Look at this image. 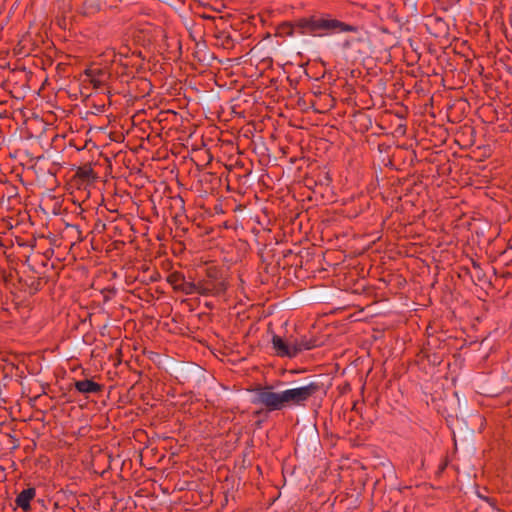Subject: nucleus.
Listing matches in <instances>:
<instances>
[{"mask_svg":"<svg viewBox=\"0 0 512 512\" xmlns=\"http://www.w3.org/2000/svg\"><path fill=\"white\" fill-rule=\"evenodd\" d=\"M184 280H186V278L181 272H174L168 277V282L173 286L174 290H177Z\"/></svg>","mask_w":512,"mask_h":512,"instance_id":"obj_11","label":"nucleus"},{"mask_svg":"<svg viewBox=\"0 0 512 512\" xmlns=\"http://www.w3.org/2000/svg\"><path fill=\"white\" fill-rule=\"evenodd\" d=\"M176 291H179L185 295L199 294L198 282H192L184 280L183 283L178 287Z\"/></svg>","mask_w":512,"mask_h":512,"instance_id":"obj_9","label":"nucleus"},{"mask_svg":"<svg viewBox=\"0 0 512 512\" xmlns=\"http://www.w3.org/2000/svg\"><path fill=\"white\" fill-rule=\"evenodd\" d=\"M199 294L202 296H221L227 290V283L223 279L212 278L210 274L206 279L198 281Z\"/></svg>","mask_w":512,"mask_h":512,"instance_id":"obj_3","label":"nucleus"},{"mask_svg":"<svg viewBox=\"0 0 512 512\" xmlns=\"http://www.w3.org/2000/svg\"><path fill=\"white\" fill-rule=\"evenodd\" d=\"M294 347L296 349L295 355L297 356L303 351L311 350L316 347L315 340L306 336L300 338H293Z\"/></svg>","mask_w":512,"mask_h":512,"instance_id":"obj_8","label":"nucleus"},{"mask_svg":"<svg viewBox=\"0 0 512 512\" xmlns=\"http://www.w3.org/2000/svg\"><path fill=\"white\" fill-rule=\"evenodd\" d=\"M272 348L276 356L281 358H295V347L292 337L283 339L281 336L274 334L272 336Z\"/></svg>","mask_w":512,"mask_h":512,"instance_id":"obj_4","label":"nucleus"},{"mask_svg":"<svg viewBox=\"0 0 512 512\" xmlns=\"http://www.w3.org/2000/svg\"><path fill=\"white\" fill-rule=\"evenodd\" d=\"M86 75L90 77V82L93 84L95 88H98L101 86L102 82L99 79H96L94 76V72L92 70H86Z\"/></svg>","mask_w":512,"mask_h":512,"instance_id":"obj_12","label":"nucleus"},{"mask_svg":"<svg viewBox=\"0 0 512 512\" xmlns=\"http://www.w3.org/2000/svg\"><path fill=\"white\" fill-rule=\"evenodd\" d=\"M35 496L36 489L34 487L26 488L17 495L15 504L23 511H29L31 509L30 503L35 498Z\"/></svg>","mask_w":512,"mask_h":512,"instance_id":"obj_5","label":"nucleus"},{"mask_svg":"<svg viewBox=\"0 0 512 512\" xmlns=\"http://www.w3.org/2000/svg\"><path fill=\"white\" fill-rule=\"evenodd\" d=\"M316 36H327L339 33L357 32L358 27L342 22L328 13L315 14Z\"/></svg>","mask_w":512,"mask_h":512,"instance_id":"obj_2","label":"nucleus"},{"mask_svg":"<svg viewBox=\"0 0 512 512\" xmlns=\"http://www.w3.org/2000/svg\"><path fill=\"white\" fill-rule=\"evenodd\" d=\"M74 386H75V389L79 393L85 394V395L100 393L103 388V386L101 384H98V383L94 382L93 380H89V379L76 381Z\"/></svg>","mask_w":512,"mask_h":512,"instance_id":"obj_7","label":"nucleus"},{"mask_svg":"<svg viewBox=\"0 0 512 512\" xmlns=\"http://www.w3.org/2000/svg\"><path fill=\"white\" fill-rule=\"evenodd\" d=\"M322 389L320 382L274 392L271 386L255 390L254 404L263 405L268 411H279L289 406H302Z\"/></svg>","mask_w":512,"mask_h":512,"instance_id":"obj_1","label":"nucleus"},{"mask_svg":"<svg viewBox=\"0 0 512 512\" xmlns=\"http://www.w3.org/2000/svg\"><path fill=\"white\" fill-rule=\"evenodd\" d=\"M279 32L282 35L286 36H294L297 34L295 23L293 22H284L279 26Z\"/></svg>","mask_w":512,"mask_h":512,"instance_id":"obj_10","label":"nucleus"},{"mask_svg":"<svg viewBox=\"0 0 512 512\" xmlns=\"http://www.w3.org/2000/svg\"><path fill=\"white\" fill-rule=\"evenodd\" d=\"M296 31L299 35H314L316 36L315 31V15H312L310 17H303L295 22Z\"/></svg>","mask_w":512,"mask_h":512,"instance_id":"obj_6","label":"nucleus"}]
</instances>
